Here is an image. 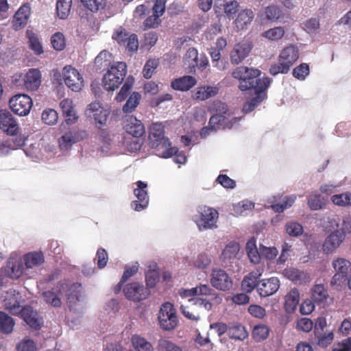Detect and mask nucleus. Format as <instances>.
Wrapping results in <instances>:
<instances>
[{
	"label": "nucleus",
	"instance_id": "obj_1",
	"mask_svg": "<svg viewBox=\"0 0 351 351\" xmlns=\"http://www.w3.org/2000/svg\"><path fill=\"white\" fill-rule=\"evenodd\" d=\"M261 74V71L258 69L241 66L233 71L232 75L239 81V88L241 91L254 90V92H258L260 82L266 83L265 80H268V88L271 82V80L268 77L259 78Z\"/></svg>",
	"mask_w": 351,
	"mask_h": 351
},
{
	"label": "nucleus",
	"instance_id": "obj_2",
	"mask_svg": "<svg viewBox=\"0 0 351 351\" xmlns=\"http://www.w3.org/2000/svg\"><path fill=\"white\" fill-rule=\"evenodd\" d=\"M149 138L151 147L156 149L157 155L162 158H170L178 152V148L171 147L169 139L165 136V127L162 123H152Z\"/></svg>",
	"mask_w": 351,
	"mask_h": 351
},
{
	"label": "nucleus",
	"instance_id": "obj_3",
	"mask_svg": "<svg viewBox=\"0 0 351 351\" xmlns=\"http://www.w3.org/2000/svg\"><path fill=\"white\" fill-rule=\"evenodd\" d=\"M298 58L299 50L297 47L293 45L286 47L280 53L278 62L271 65L269 73L274 76L287 73Z\"/></svg>",
	"mask_w": 351,
	"mask_h": 351
},
{
	"label": "nucleus",
	"instance_id": "obj_4",
	"mask_svg": "<svg viewBox=\"0 0 351 351\" xmlns=\"http://www.w3.org/2000/svg\"><path fill=\"white\" fill-rule=\"evenodd\" d=\"M123 129L127 134L135 138L130 145L128 144L125 139L124 140V143L128 145V149L131 151L139 150L143 142V136L145 134V128L143 123L135 117L130 116L124 121Z\"/></svg>",
	"mask_w": 351,
	"mask_h": 351
},
{
	"label": "nucleus",
	"instance_id": "obj_5",
	"mask_svg": "<svg viewBox=\"0 0 351 351\" xmlns=\"http://www.w3.org/2000/svg\"><path fill=\"white\" fill-rule=\"evenodd\" d=\"M127 73V65L123 62L112 64L102 78V85L105 90L113 91L122 84Z\"/></svg>",
	"mask_w": 351,
	"mask_h": 351
},
{
	"label": "nucleus",
	"instance_id": "obj_6",
	"mask_svg": "<svg viewBox=\"0 0 351 351\" xmlns=\"http://www.w3.org/2000/svg\"><path fill=\"white\" fill-rule=\"evenodd\" d=\"M218 212L207 206H200L197 208V215L194 216V221L199 230L212 229L217 227Z\"/></svg>",
	"mask_w": 351,
	"mask_h": 351
},
{
	"label": "nucleus",
	"instance_id": "obj_7",
	"mask_svg": "<svg viewBox=\"0 0 351 351\" xmlns=\"http://www.w3.org/2000/svg\"><path fill=\"white\" fill-rule=\"evenodd\" d=\"M158 323L160 328L167 331L175 329L178 324L176 310L170 302L163 303L158 315Z\"/></svg>",
	"mask_w": 351,
	"mask_h": 351
},
{
	"label": "nucleus",
	"instance_id": "obj_8",
	"mask_svg": "<svg viewBox=\"0 0 351 351\" xmlns=\"http://www.w3.org/2000/svg\"><path fill=\"white\" fill-rule=\"evenodd\" d=\"M332 266L335 274L332 278L331 285L341 287L346 284L348 277L351 274V263L343 258H337L332 261Z\"/></svg>",
	"mask_w": 351,
	"mask_h": 351
},
{
	"label": "nucleus",
	"instance_id": "obj_9",
	"mask_svg": "<svg viewBox=\"0 0 351 351\" xmlns=\"http://www.w3.org/2000/svg\"><path fill=\"white\" fill-rule=\"evenodd\" d=\"M204 307L205 309L210 310L212 304L206 299L203 298H192L189 300V304L186 306L181 305L180 311L182 315L193 321L200 319L201 315L199 308Z\"/></svg>",
	"mask_w": 351,
	"mask_h": 351
},
{
	"label": "nucleus",
	"instance_id": "obj_10",
	"mask_svg": "<svg viewBox=\"0 0 351 351\" xmlns=\"http://www.w3.org/2000/svg\"><path fill=\"white\" fill-rule=\"evenodd\" d=\"M9 106L14 114L21 117L26 116L32 108L33 101L26 94H17L10 98Z\"/></svg>",
	"mask_w": 351,
	"mask_h": 351
},
{
	"label": "nucleus",
	"instance_id": "obj_11",
	"mask_svg": "<svg viewBox=\"0 0 351 351\" xmlns=\"http://www.w3.org/2000/svg\"><path fill=\"white\" fill-rule=\"evenodd\" d=\"M125 298L132 302H138L146 300L150 295L149 290L138 282L127 284L123 289Z\"/></svg>",
	"mask_w": 351,
	"mask_h": 351
},
{
	"label": "nucleus",
	"instance_id": "obj_12",
	"mask_svg": "<svg viewBox=\"0 0 351 351\" xmlns=\"http://www.w3.org/2000/svg\"><path fill=\"white\" fill-rule=\"evenodd\" d=\"M63 80L65 84L73 91H80L84 86V80L78 71L71 66L63 69Z\"/></svg>",
	"mask_w": 351,
	"mask_h": 351
},
{
	"label": "nucleus",
	"instance_id": "obj_13",
	"mask_svg": "<svg viewBox=\"0 0 351 351\" xmlns=\"http://www.w3.org/2000/svg\"><path fill=\"white\" fill-rule=\"evenodd\" d=\"M137 188L134 190V194L138 200L132 201L131 203L132 208L136 211H141L148 206L149 197L146 188L147 183L143 181L136 182Z\"/></svg>",
	"mask_w": 351,
	"mask_h": 351
},
{
	"label": "nucleus",
	"instance_id": "obj_14",
	"mask_svg": "<svg viewBox=\"0 0 351 351\" xmlns=\"http://www.w3.org/2000/svg\"><path fill=\"white\" fill-rule=\"evenodd\" d=\"M212 285L219 290L226 291L232 286V281L228 274L223 269H213L211 274Z\"/></svg>",
	"mask_w": 351,
	"mask_h": 351
},
{
	"label": "nucleus",
	"instance_id": "obj_15",
	"mask_svg": "<svg viewBox=\"0 0 351 351\" xmlns=\"http://www.w3.org/2000/svg\"><path fill=\"white\" fill-rule=\"evenodd\" d=\"M266 83L263 82H260L258 87V92L255 93V97L247 100L243 106V111L245 113H249L254 110L266 97V90L268 88V80H265Z\"/></svg>",
	"mask_w": 351,
	"mask_h": 351
},
{
	"label": "nucleus",
	"instance_id": "obj_16",
	"mask_svg": "<svg viewBox=\"0 0 351 351\" xmlns=\"http://www.w3.org/2000/svg\"><path fill=\"white\" fill-rule=\"evenodd\" d=\"M0 129L10 136L18 133V123L12 114L6 110H0Z\"/></svg>",
	"mask_w": 351,
	"mask_h": 351
},
{
	"label": "nucleus",
	"instance_id": "obj_17",
	"mask_svg": "<svg viewBox=\"0 0 351 351\" xmlns=\"http://www.w3.org/2000/svg\"><path fill=\"white\" fill-rule=\"evenodd\" d=\"M21 314L25 323L33 329L40 330L43 325V317L29 306L23 307Z\"/></svg>",
	"mask_w": 351,
	"mask_h": 351
},
{
	"label": "nucleus",
	"instance_id": "obj_18",
	"mask_svg": "<svg viewBox=\"0 0 351 351\" xmlns=\"http://www.w3.org/2000/svg\"><path fill=\"white\" fill-rule=\"evenodd\" d=\"M346 234L343 230H337L330 233L323 243V251L326 254L333 252L343 243Z\"/></svg>",
	"mask_w": 351,
	"mask_h": 351
},
{
	"label": "nucleus",
	"instance_id": "obj_19",
	"mask_svg": "<svg viewBox=\"0 0 351 351\" xmlns=\"http://www.w3.org/2000/svg\"><path fill=\"white\" fill-rule=\"evenodd\" d=\"M280 285V280L277 277L263 279L258 282L257 292L261 297H268L276 293Z\"/></svg>",
	"mask_w": 351,
	"mask_h": 351
},
{
	"label": "nucleus",
	"instance_id": "obj_20",
	"mask_svg": "<svg viewBox=\"0 0 351 351\" xmlns=\"http://www.w3.org/2000/svg\"><path fill=\"white\" fill-rule=\"evenodd\" d=\"M81 285L79 283H73L70 285L67 280L60 281L56 286L57 291L61 294L62 291L66 290V298L69 302H75L80 298V288Z\"/></svg>",
	"mask_w": 351,
	"mask_h": 351
},
{
	"label": "nucleus",
	"instance_id": "obj_21",
	"mask_svg": "<svg viewBox=\"0 0 351 351\" xmlns=\"http://www.w3.org/2000/svg\"><path fill=\"white\" fill-rule=\"evenodd\" d=\"M252 45L247 42H241L236 44L230 53V61L233 64H239L248 56Z\"/></svg>",
	"mask_w": 351,
	"mask_h": 351
},
{
	"label": "nucleus",
	"instance_id": "obj_22",
	"mask_svg": "<svg viewBox=\"0 0 351 351\" xmlns=\"http://www.w3.org/2000/svg\"><path fill=\"white\" fill-rule=\"evenodd\" d=\"M31 14L29 4L25 3L20 7L15 13L12 20V27L15 30L21 29L27 25Z\"/></svg>",
	"mask_w": 351,
	"mask_h": 351
},
{
	"label": "nucleus",
	"instance_id": "obj_23",
	"mask_svg": "<svg viewBox=\"0 0 351 351\" xmlns=\"http://www.w3.org/2000/svg\"><path fill=\"white\" fill-rule=\"evenodd\" d=\"M262 268H256L246 275L241 282L242 289L247 293H251L255 288L258 290L259 278L263 274Z\"/></svg>",
	"mask_w": 351,
	"mask_h": 351
},
{
	"label": "nucleus",
	"instance_id": "obj_24",
	"mask_svg": "<svg viewBox=\"0 0 351 351\" xmlns=\"http://www.w3.org/2000/svg\"><path fill=\"white\" fill-rule=\"evenodd\" d=\"M87 110L89 112L88 116L93 117L96 123L100 125H104L106 123L109 112L101 107L99 101L90 103Z\"/></svg>",
	"mask_w": 351,
	"mask_h": 351
},
{
	"label": "nucleus",
	"instance_id": "obj_25",
	"mask_svg": "<svg viewBox=\"0 0 351 351\" xmlns=\"http://www.w3.org/2000/svg\"><path fill=\"white\" fill-rule=\"evenodd\" d=\"M41 84V73L37 69H30L25 75L24 86L27 90H36Z\"/></svg>",
	"mask_w": 351,
	"mask_h": 351
},
{
	"label": "nucleus",
	"instance_id": "obj_26",
	"mask_svg": "<svg viewBox=\"0 0 351 351\" xmlns=\"http://www.w3.org/2000/svg\"><path fill=\"white\" fill-rule=\"evenodd\" d=\"M60 106L62 109L64 121L66 124L70 125L75 123L78 119L73 107V101L70 99H64L61 101Z\"/></svg>",
	"mask_w": 351,
	"mask_h": 351
},
{
	"label": "nucleus",
	"instance_id": "obj_27",
	"mask_svg": "<svg viewBox=\"0 0 351 351\" xmlns=\"http://www.w3.org/2000/svg\"><path fill=\"white\" fill-rule=\"evenodd\" d=\"M254 18V14L251 9H244L239 12L234 21L235 26L238 30L247 28Z\"/></svg>",
	"mask_w": 351,
	"mask_h": 351
},
{
	"label": "nucleus",
	"instance_id": "obj_28",
	"mask_svg": "<svg viewBox=\"0 0 351 351\" xmlns=\"http://www.w3.org/2000/svg\"><path fill=\"white\" fill-rule=\"evenodd\" d=\"M195 77L191 75H185L171 82V86L173 89L180 91H187L193 88L196 84Z\"/></svg>",
	"mask_w": 351,
	"mask_h": 351
},
{
	"label": "nucleus",
	"instance_id": "obj_29",
	"mask_svg": "<svg viewBox=\"0 0 351 351\" xmlns=\"http://www.w3.org/2000/svg\"><path fill=\"white\" fill-rule=\"evenodd\" d=\"M219 93V88L212 86H203L196 88L193 93V97L197 101H205L210 97H215Z\"/></svg>",
	"mask_w": 351,
	"mask_h": 351
},
{
	"label": "nucleus",
	"instance_id": "obj_30",
	"mask_svg": "<svg viewBox=\"0 0 351 351\" xmlns=\"http://www.w3.org/2000/svg\"><path fill=\"white\" fill-rule=\"evenodd\" d=\"M197 50L194 47L189 48L186 51L184 58V64L188 73H195L196 66L197 65Z\"/></svg>",
	"mask_w": 351,
	"mask_h": 351
},
{
	"label": "nucleus",
	"instance_id": "obj_31",
	"mask_svg": "<svg viewBox=\"0 0 351 351\" xmlns=\"http://www.w3.org/2000/svg\"><path fill=\"white\" fill-rule=\"evenodd\" d=\"M27 268L32 269L43 264L45 261L44 254L41 252H29L23 257Z\"/></svg>",
	"mask_w": 351,
	"mask_h": 351
},
{
	"label": "nucleus",
	"instance_id": "obj_32",
	"mask_svg": "<svg viewBox=\"0 0 351 351\" xmlns=\"http://www.w3.org/2000/svg\"><path fill=\"white\" fill-rule=\"evenodd\" d=\"M245 250L250 261L258 264L261 261V250L257 249L256 239L252 237L246 243Z\"/></svg>",
	"mask_w": 351,
	"mask_h": 351
},
{
	"label": "nucleus",
	"instance_id": "obj_33",
	"mask_svg": "<svg viewBox=\"0 0 351 351\" xmlns=\"http://www.w3.org/2000/svg\"><path fill=\"white\" fill-rule=\"evenodd\" d=\"M300 301V293L297 289H291L285 296V308L287 312H293L298 305Z\"/></svg>",
	"mask_w": 351,
	"mask_h": 351
},
{
	"label": "nucleus",
	"instance_id": "obj_34",
	"mask_svg": "<svg viewBox=\"0 0 351 351\" xmlns=\"http://www.w3.org/2000/svg\"><path fill=\"white\" fill-rule=\"evenodd\" d=\"M131 342L136 351H154V348L151 343L141 335H132Z\"/></svg>",
	"mask_w": 351,
	"mask_h": 351
},
{
	"label": "nucleus",
	"instance_id": "obj_35",
	"mask_svg": "<svg viewBox=\"0 0 351 351\" xmlns=\"http://www.w3.org/2000/svg\"><path fill=\"white\" fill-rule=\"evenodd\" d=\"M15 322L12 317L0 311V332L5 335L12 333Z\"/></svg>",
	"mask_w": 351,
	"mask_h": 351
},
{
	"label": "nucleus",
	"instance_id": "obj_36",
	"mask_svg": "<svg viewBox=\"0 0 351 351\" xmlns=\"http://www.w3.org/2000/svg\"><path fill=\"white\" fill-rule=\"evenodd\" d=\"M328 291L324 285H315L311 289V299L317 304L325 302L328 298Z\"/></svg>",
	"mask_w": 351,
	"mask_h": 351
},
{
	"label": "nucleus",
	"instance_id": "obj_37",
	"mask_svg": "<svg viewBox=\"0 0 351 351\" xmlns=\"http://www.w3.org/2000/svg\"><path fill=\"white\" fill-rule=\"evenodd\" d=\"M26 36L28 38L29 48L37 55L43 53V46L39 40L38 35L32 30L27 29Z\"/></svg>",
	"mask_w": 351,
	"mask_h": 351
},
{
	"label": "nucleus",
	"instance_id": "obj_38",
	"mask_svg": "<svg viewBox=\"0 0 351 351\" xmlns=\"http://www.w3.org/2000/svg\"><path fill=\"white\" fill-rule=\"evenodd\" d=\"M240 247L239 243L235 242H232L228 243L221 254V258L223 261H230L231 260L236 258Z\"/></svg>",
	"mask_w": 351,
	"mask_h": 351
},
{
	"label": "nucleus",
	"instance_id": "obj_39",
	"mask_svg": "<svg viewBox=\"0 0 351 351\" xmlns=\"http://www.w3.org/2000/svg\"><path fill=\"white\" fill-rule=\"evenodd\" d=\"M72 0H58L56 3V13L61 19H66L71 12Z\"/></svg>",
	"mask_w": 351,
	"mask_h": 351
},
{
	"label": "nucleus",
	"instance_id": "obj_40",
	"mask_svg": "<svg viewBox=\"0 0 351 351\" xmlns=\"http://www.w3.org/2000/svg\"><path fill=\"white\" fill-rule=\"evenodd\" d=\"M141 99V95L139 93L133 92L128 99L125 105L123 106V111L125 113H130L133 112L139 104Z\"/></svg>",
	"mask_w": 351,
	"mask_h": 351
},
{
	"label": "nucleus",
	"instance_id": "obj_41",
	"mask_svg": "<svg viewBox=\"0 0 351 351\" xmlns=\"http://www.w3.org/2000/svg\"><path fill=\"white\" fill-rule=\"evenodd\" d=\"M228 335L230 339L243 340L247 337L248 334L243 326L236 324L228 328Z\"/></svg>",
	"mask_w": 351,
	"mask_h": 351
},
{
	"label": "nucleus",
	"instance_id": "obj_42",
	"mask_svg": "<svg viewBox=\"0 0 351 351\" xmlns=\"http://www.w3.org/2000/svg\"><path fill=\"white\" fill-rule=\"evenodd\" d=\"M84 8L92 12H97L106 7L108 0H81Z\"/></svg>",
	"mask_w": 351,
	"mask_h": 351
},
{
	"label": "nucleus",
	"instance_id": "obj_43",
	"mask_svg": "<svg viewBox=\"0 0 351 351\" xmlns=\"http://www.w3.org/2000/svg\"><path fill=\"white\" fill-rule=\"evenodd\" d=\"M331 200L334 204L338 206L346 207L351 206V193L346 192L334 195L332 196Z\"/></svg>",
	"mask_w": 351,
	"mask_h": 351
},
{
	"label": "nucleus",
	"instance_id": "obj_44",
	"mask_svg": "<svg viewBox=\"0 0 351 351\" xmlns=\"http://www.w3.org/2000/svg\"><path fill=\"white\" fill-rule=\"evenodd\" d=\"M269 334V328L266 325L255 326L252 330L253 338L258 342L266 339Z\"/></svg>",
	"mask_w": 351,
	"mask_h": 351
},
{
	"label": "nucleus",
	"instance_id": "obj_45",
	"mask_svg": "<svg viewBox=\"0 0 351 351\" xmlns=\"http://www.w3.org/2000/svg\"><path fill=\"white\" fill-rule=\"evenodd\" d=\"M112 60V54L106 51H103L99 53L95 58V64L101 69H105L110 67Z\"/></svg>",
	"mask_w": 351,
	"mask_h": 351
},
{
	"label": "nucleus",
	"instance_id": "obj_46",
	"mask_svg": "<svg viewBox=\"0 0 351 351\" xmlns=\"http://www.w3.org/2000/svg\"><path fill=\"white\" fill-rule=\"evenodd\" d=\"M78 136L76 133L68 132L65 133L59 140L60 147L63 149L71 146L78 141Z\"/></svg>",
	"mask_w": 351,
	"mask_h": 351
},
{
	"label": "nucleus",
	"instance_id": "obj_47",
	"mask_svg": "<svg viewBox=\"0 0 351 351\" xmlns=\"http://www.w3.org/2000/svg\"><path fill=\"white\" fill-rule=\"evenodd\" d=\"M53 48L56 51H62L66 47V40L64 34L61 32L53 34L51 38Z\"/></svg>",
	"mask_w": 351,
	"mask_h": 351
},
{
	"label": "nucleus",
	"instance_id": "obj_48",
	"mask_svg": "<svg viewBox=\"0 0 351 351\" xmlns=\"http://www.w3.org/2000/svg\"><path fill=\"white\" fill-rule=\"evenodd\" d=\"M8 267L11 269L10 276L12 278H18L23 274V265L21 261L10 260Z\"/></svg>",
	"mask_w": 351,
	"mask_h": 351
},
{
	"label": "nucleus",
	"instance_id": "obj_49",
	"mask_svg": "<svg viewBox=\"0 0 351 351\" xmlns=\"http://www.w3.org/2000/svg\"><path fill=\"white\" fill-rule=\"evenodd\" d=\"M265 14L266 19L271 21H276L282 16V10L277 5H269L265 9Z\"/></svg>",
	"mask_w": 351,
	"mask_h": 351
},
{
	"label": "nucleus",
	"instance_id": "obj_50",
	"mask_svg": "<svg viewBox=\"0 0 351 351\" xmlns=\"http://www.w3.org/2000/svg\"><path fill=\"white\" fill-rule=\"evenodd\" d=\"M158 348L159 351H183L180 346L166 339L158 341Z\"/></svg>",
	"mask_w": 351,
	"mask_h": 351
},
{
	"label": "nucleus",
	"instance_id": "obj_51",
	"mask_svg": "<svg viewBox=\"0 0 351 351\" xmlns=\"http://www.w3.org/2000/svg\"><path fill=\"white\" fill-rule=\"evenodd\" d=\"M285 29L282 27H276L265 31L264 36L270 40H278L285 35Z\"/></svg>",
	"mask_w": 351,
	"mask_h": 351
},
{
	"label": "nucleus",
	"instance_id": "obj_52",
	"mask_svg": "<svg viewBox=\"0 0 351 351\" xmlns=\"http://www.w3.org/2000/svg\"><path fill=\"white\" fill-rule=\"evenodd\" d=\"M45 302L53 307H60L62 304L61 300L56 293L52 291H46L43 293Z\"/></svg>",
	"mask_w": 351,
	"mask_h": 351
},
{
	"label": "nucleus",
	"instance_id": "obj_53",
	"mask_svg": "<svg viewBox=\"0 0 351 351\" xmlns=\"http://www.w3.org/2000/svg\"><path fill=\"white\" fill-rule=\"evenodd\" d=\"M130 34L123 27L120 26L117 28L112 34V39L116 40L120 45H125V42L128 38H130Z\"/></svg>",
	"mask_w": 351,
	"mask_h": 351
},
{
	"label": "nucleus",
	"instance_id": "obj_54",
	"mask_svg": "<svg viewBox=\"0 0 351 351\" xmlns=\"http://www.w3.org/2000/svg\"><path fill=\"white\" fill-rule=\"evenodd\" d=\"M211 263V258L206 253L199 254L193 261V265L197 269H205Z\"/></svg>",
	"mask_w": 351,
	"mask_h": 351
},
{
	"label": "nucleus",
	"instance_id": "obj_55",
	"mask_svg": "<svg viewBox=\"0 0 351 351\" xmlns=\"http://www.w3.org/2000/svg\"><path fill=\"white\" fill-rule=\"evenodd\" d=\"M58 119L57 112L51 108L45 110L42 113V120L47 125L56 124Z\"/></svg>",
	"mask_w": 351,
	"mask_h": 351
},
{
	"label": "nucleus",
	"instance_id": "obj_56",
	"mask_svg": "<svg viewBox=\"0 0 351 351\" xmlns=\"http://www.w3.org/2000/svg\"><path fill=\"white\" fill-rule=\"evenodd\" d=\"M309 74V66L306 63H302L293 70V76L300 80H304Z\"/></svg>",
	"mask_w": 351,
	"mask_h": 351
},
{
	"label": "nucleus",
	"instance_id": "obj_57",
	"mask_svg": "<svg viewBox=\"0 0 351 351\" xmlns=\"http://www.w3.org/2000/svg\"><path fill=\"white\" fill-rule=\"evenodd\" d=\"M286 232L292 237H298L302 234L303 232V227L301 224L294 222L290 221L287 223L286 226Z\"/></svg>",
	"mask_w": 351,
	"mask_h": 351
},
{
	"label": "nucleus",
	"instance_id": "obj_58",
	"mask_svg": "<svg viewBox=\"0 0 351 351\" xmlns=\"http://www.w3.org/2000/svg\"><path fill=\"white\" fill-rule=\"evenodd\" d=\"M208 111L210 112H215L217 114L222 116V114L227 112L228 106L225 103L219 100H215L209 105Z\"/></svg>",
	"mask_w": 351,
	"mask_h": 351
},
{
	"label": "nucleus",
	"instance_id": "obj_59",
	"mask_svg": "<svg viewBox=\"0 0 351 351\" xmlns=\"http://www.w3.org/2000/svg\"><path fill=\"white\" fill-rule=\"evenodd\" d=\"M158 61L157 60H156V59L148 60L146 62V63L144 66L143 70V76L146 79L151 78L153 73L155 71V69L158 67Z\"/></svg>",
	"mask_w": 351,
	"mask_h": 351
},
{
	"label": "nucleus",
	"instance_id": "obj_60",
	"mask_svg": "<svg viewBox=\"0 0 351 351\" xmlns=\"http://www.w3.org/2000/svg\"><path fill=\"white\" fill-rule=\"evenodd\" d=\"M295 200V197H286L282 204H274L271 206L276 213H282L286 208L291 207Z\"/></svg>",
	"mask_w": 351,
	"mask_h": 351
},
{
	"label": "nucleus",
	"instance_id": "obj_61",
	"mask_svg": "<svg viewBox=\"0 0 351 351\" xmlns=\"http://www.w3.org/2000/svg\"><path fill=\"white\" fill-rule=\"evenodd\" d=\"M95 260H97V265L99 269L104 268L108 261V256L106 250L102 247L99 248L97 251Z\"/></svg>",
	"mask_w": 351,
	"mask_h": 351
},
{
	"label": "nucleus",
	"instance_id": "obj_62",
	"mask_svg": "<svg viewBox=\"0 0 351 351\" xmlns=\"http://www.w3.org/2000/svg\"><path fill=\"white\" fill-rule=\"evenodd\" d=\"M323 204L320 195H311L308 197V205L313 210L322 208Z\"/></svg>",
	"mask_w": 351,
	"mask_h": 351
},
{
	"label": "nucleus",
	"instance_id": "obj_63",
	"mask_svg": "<svg viewBox=\"0 0 351 351\" xmlns=\"http://www.w3.org/2000/svg\"><path fill=\"white\" fill-rule=\"evenodd\" d=\"M159 280L158 271L153 269L149 270L145 275V281L147 287L150 288L154 287Z\"/></svg>",
	"mask_w": 351,
	"mask_h": 351
},
{
	"label": "nucleus",
	"instance_id": "obj_64",
	"mask_svg": "<svg viewBox=\"0 0 351 351\" xmlns=\"http://www.w3.org/2000/svg\"><path fill=\"white\" fill-rule=\"evenodd\" d=\"M17 351H37L33 340L23 339L16 346Z\"/></svg>",
	"mask_w": 351,
	"mask_h": 351
}]
</instances>
